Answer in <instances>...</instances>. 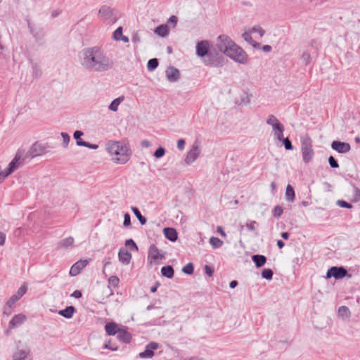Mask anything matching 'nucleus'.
<instances>
[{
	"label": "nucleus",
	"mask_w": 360,
	"mask_h": 360,
	"mask_svg": "<svg viewBox=\"0 0 360 360\" xmlns=\"http://www.w3.org/2000/svg\"><path fill=\"white\" fill-rule=\"evenodd\" d=\"M284 130H285L284 126H282V127H279L278 129H276L275 131H274V136L279 141H281L282 139H284V137H283Z\"/></svg>",
	"instance_id": "37998d69"
},
{
	"label": "nucleus",
	"mask_w": 360,
	"mask_h": 360,
	"mask_svg": "<svg viewBox=\"0 0 360 360\" xmlns=\"http://www.w3.org/2000/svg\"><path fill=\"white\" fill-rule=\"evenodd\" d=\"M258 223L255 220H248L245 224L247 229L250 231H255L256 230V226Z\"/></svg>",
	"instance_id": "c03bdc74"
},
{
	"label": "nucleus",
	"mask_w": 360,
	"mask_h": 360,
	"mask_svg": "<svg viewBox=\"0 0 360 360\" xmlns=\"http://www.w3.org/2000/svg\"><path fill=\"white\" fill-rule=\"evenodd\" d=\"M123 226L125 227L131 226L130 214L127 212L124 214Z\"/></svg>",
	"instance_id": "4d7b16f0"
},
{
	"label": "nucleus",
	"mask_w": 360,
	"mask_h": 360,
	"mask_svg": "<svg viewBox=\"0 0 360 360\" xmlns=\"http://www.w3.org/2000/svg\"><path fill=\"white\" fill-rule=\"evenodd\" d=\"M75 311V308L73 306H68L64 309H61L58 311V314L66 318V319H70L72 317Z\"/></svg>",
	"instance_id": "393cba45"
},
{
	"label": "nucleus",
	"mask_w": 360,
	"mask_h": 360,
	"mask_svg": "<svg viewBox=\"0 0 360 360\" xmlns=\"http://www.w3.org/2000/svg\"><path fill=\"white\" fill-rule=\"evenodd\" d=\"M295 194L293 187L288 184L285 190V199L288 202H293L295 200Z\"/></svg>",
	"instance_id": "c85d7f7f"
},
{
	"label": "nucleus",
	"mask_w": 360,
	"mask_h": 360,
	"mask_svg": "<svg viewBox=\"0 0 360 360\" xmlns=\"http://www.w3.org/2000/svg\"><path fill=\"white\" fill-rule=\"evenodd\" d=\"M311 59V58L309 52H303V53L301 56V60L305 65H307L310 63Z\"/></svg>",
	"instance_id": "79ce46f5"
},
{
	"label": "nucleus",
	"mask_w": 360,
	"mask_h": 360,
	"mask_svg": "<svg viewBox=\"0 0 360 360\" xmlns=\"http://www.w3.org/2000/svg\"><path fill=\"white\" fill-rule=\"evenodd\" d=\"M98 15L105 20L110 19L112 15V10L107 6H103L98 11Z\"/></svg>",
	"instance_id": "4be33fe9"
},
{
	"label": "nucleus",
	"mask_w": 360,
	"mask_h": 360,
	"mask_svg": "<svg viewBox=\"0 0 360 360\" xmlns=\"http://www.w3.org/2000/svg\"><path fill=\"white\" fill-rule=\"evenodd\" d=\"M158 65L159 62L157 58H151L148 61L147 69L148 71H153L158 68Z\"/></svg>",
	"instance_id": "c9c22d12"
},
{
	"label": "nucleus",
	"mask_w": 360,
	"mask_h": 360,
	"mask_svg": "<svg viewBox=\"0 0 360 360\" xmlns=\"http://www.w3.org/2000/svg\"><path fill=\"white\" fill-rule=\"evenodd\" d=\"M228 51L229 52L226 53V56H229L231 59L240 64L246 63L248 60L247 53L236 43L231 49H229Z\"/></svg>",
	"instance_id": "20e7f679"
},
{
	"label": "nucleus",
	"mask_w": 360,
	"mask_h": 360,
	"mask_svg": "<svg viewBox=\"0 0 360 360\" xmlns=\"http://www.w3.org/2000/svg\"><path fill=\"white\" fill-rule=\"evenodd\" d=\"M155 32L160 37H165L169 32L168 27L166 25H159L155 30Z\"/></svg>",
	"instance_id": "2f4dec72"
},
{
	"label": "nucleus",
	"mask_w": 360,
	"mask_h": 360,
	"mask_svg": "<svg viewBox=\"0 0 360 360\" xmlns=\"http://www.w3.org/2000/svg\"><path fill=\"white\" fill-rule=\"evenodd\" d=\"M27 290V285L26 283H23L17 292L10 297L7 302H8L9 304L14 306L15 304L26 293Z\"/></svg>",
	"instance_id": "9b49d317"
},
{
	"label": "nucleus",
	"mask_w": 360,
	"mask_h": 360,
	"mask_svg": "<svg viewBox=\"0 0 360 360\" xmlns=\"http://www.w3.org/2000/svg\"><path fill=\"white\" fill-rule=\"evenodd\" d=\"M195 51L197 56L203 59V63L205 65L211 67L221 65L218 60V53L210 49L209 41L202 40L198 42Z\"/></svg>",
	"instance_id": "7ed1b4c3"
},
{
	"label": "nucleus",
	"mask_w": 360,
	"mask_h": 360,
	"mask_svg": "<svg viewBox=\"0 0 360 360\" xmlns=\"http://www.w3.org/2000/svg\"><path fill=\"white\" fill-rule=\"evenodd\" d=\"M302 154L303 161L305 163H308L312 160V158L314 155V152L313 148L304 149V150H302Z\"/></svg>",
	"instance_id": "bb28decb"
},
{
	"label": "nucleus",
	"mask_w": 360,
	"mask_h": 360,
	"mask_svg": "<svg viewBox=\"0 0 360 360\" xmlns=\"http://www.w3.org/2000/svg\"><path fill=\"white\" fill-rule=\"evenodd\" d=\"M106 150L111 155H115L112 160L117 164L127 163L131 155L129 144L123 141H108L106 144Z\"/></svg>",
	"instance_id": "f03ea898"
},
{
	"label": "nucleus",
	"mask_w": 360,
	"mask_h": 360,
	"mask_svg": "<svg viewBox=\"0 0 360 360\" xmlns=\"http://www.w3.org/2000/svg\"><path fill=\"white\" fill-rule=\"evenodd\" d=\"M161 274L162 276L167 278H172L174 274V271L171 265H166L162 267Z\"/></svg>",
	"instance_id": "a878e982"
},
{
	"label": "nucleus",
	"mask_w": 360,
	"mask_h": 360,
	"mask_svg": "<svg viewBox=\"0 0 360 360\" xmlns=\"http://www.w3.org/2000/svg\"><path fill=\"white\" fill-rule=\"evenodd\" d=\"M89 264V260L87 259H80L75 262L70 269V275L71 276H75L78 275L81 271Z\"/></svg>",
	"instance_id": "f8f14e48"
},
{
	"label": "nucleus",
	"mask_w": 360,
	"mask_h": 360,
	"mask_svg": "<svg viewBox=\"0 0 360 360\" xmlns=\"http://www.w3.org/2000/svg\"><path fill=\"white\" fill-rule=\"evenodd\" d=\"M165 153H166V150L165 149L162 147V146H160L158 148L156 149V150L154 152V157L156 158H162L165 155Z\"/></svg>",
	"instance_id": "a18cd8bd"
},
{
	"label": "nucleus",
	"mask_w": 360,
	"mask_h": 360,
	"mask_svg": "<svg viewBox=\"0 0 360 360\" xmlns=\"http://www.w3.org/2000/svg\"><path fill=\"white\" fill-rule=\"evenodd\" d=\"M245 41L252 45L254 47L259 46V44L252 39L251 32H245L242 34Z\"/></svg>",
	"instance_id": "473e14b6"
},
{
	"label": "nucleus",
	"mask_w": 360,
	"mask_h": 360,
	"mask_svg": "<svg viewBox=\"0 0 360 360\" xmlns=\"http://www.w3.org/2000/svg\"><path fill=\"white\" fill-rule=\"evenodd\" d=\"M103 347L112 351H117L118 349V347L115 344H112L110 340L106 341Z\"/></svg>",
	"instance_id": "603ef678"
},
{
	"label": "nucleus",
	"mask_w": 360,
	"mask_h": 360,
	"mask_svg": "<svg viewBox=\"0 0 360 360\" xmlns=\"http://www.w3.org/2000/svg\"><path fill=\"white\" fill-rule=\"evenodd\" d=\"M71 296L75 298L79 299V298L82 297V294L80 290H76L72 293Z\"/></svg>",
	"instance_id": "338daca9"
},
{
	"label": "nucleus",
	"mask_w": 360,
	"mask_h": 360,
	"mask_svg": "<svg viewBox=\"0 0 360 360\" xmlns=\"http://www.w3.org/2000/svg\"><path fill=\"white\" fill-rule=\"evenodd\" d=\"M261 275L263 278L270 281L273 278L274 272L271 269H264Z\"/></svg>",
	"instance_id": "e433bc0d"
},
{
	"label": "nucleus",
	"mask_w": 360,
	"mask_h": 360,
	"mask_svg": "<svg viewBox=\"0 0 360 360\" xmlns=\"http://www.w3.org/2000/svg\"><path fill=\"white\" fill-rule=\"evenodd\" d=\"M338 314L341 316L349 317L350 316V311L346 306H341L338 309Z\"/></svg>",
	"instance_id": "58836bf2"
},
{
	"label": "nucleus",
	"mask_w": 360,
	"mask_h": 360,
	"mask_svg": "<svg viewBox=\"0 0 360 360\" xmlns=\"http://www.w3.org/2000/svg\"><path fill=\"white\" fill-rule=\"evenodd\" d=\"M210 243L213 248L217 249L221 247L224 243L219 238L212 236L210 238Z\"/></svg>",
	"instance_id": "72a5a7b5"
},
{
	"label": "nucleus",
	"mask_w": 360,
	"mask_h": 360,
	"mask_svg": "<svg viewBox=\"0 0 360 360\" xmlns=\"http://www.w3.org/2000/svg\"><path fill=\"white\" fill-rule=\"evenodd\" d=\"M163 232L165 238L172 242H175L178 239L177 231L174 228H165Z\"/></svg>",
	"instance_id": "6ab92c4d"
},
{
	"label": "nucleus",
	"mask_w": 360,
	"mask_h": 360,
	"mask_svg": "<svg viewBox=\"0 0 360 360\" xmlns=\"http://www.w3.org/2000/svg\"><path fill=\"white\" fill-rule=\"evenodd\" d=\"M252 260L257 268L263 266L266 262V257L262 255H254Z\"/></svg>",
	"instance_id": "b1692460"
},
{
	"label": "nucleus",
	"mask_w": 360,
	"mask_h": 360,
	"mask_svg": "<svg viewBox=\"0 0 360 360\" xmlns=\"http://www.w3.org/2000/svg\"><path fill=\"white\" fill-rule=\"evenodd\" d=\"M182 271L187 275H191L194 271V266L193 263L189 262L182 268Z\"/></svg>",
	"instance_id": "4c0bfd02"
},
{
	"label": "nucleus",
	"mask_w": 360,
	"mask_h": 360,
	"mask_svg": "<svg viewBox=\"0 0 360 360\" xmlns=\"http://www.w3.org/2000/svg\"><path fill=\"white\" fill-rule=\"evenodd\" d=\"M166 77L169 82H175L180 77L179 70L173 66H169L166 70Z\"/></svg>",
	"instance_id": "2eb2a0df"
},
{
	"label": "nucleus",
	"mask_w": 360,
	"mask_h": 360,
	"mask_svg": "<svg viewBox=\"0 0 360 360\" xmlns=\"http://www.w3.org/2000/svg\"><path fill=\"white\" fill-rule=\"evenodd\" d=\"M84 133L83 131H79V130H77L74 132L73 134V137L74 139L76 140V143L78 146H82V145L81 143H79V142L80 141H84L82 139H81V136H83Z\"/></svg>",
	"instance_id": "a19ab883"
},
{
	"label": "nucleus",
	"mask_w": 360,
	"mask_h": 360,
	"mask_svg": "<svg viewBox=\"0 0 360 360\" xmlns=\"http://www.w3.org/2000/svg\"><path fill=\"white\" fill-rule=\"evenodd\" d=\"M83 68L93 72H105L112 68L113 63L98 46L85 48L79 53Z\"/></svg>",
	"instance_id": "f257e3e1"
},
{
	"label": "nucleus",
	"mask_w": 360,
	"mask_h": 360,
	"mask_svg": "<svg viewBox=\"0 0 360 360\" xmlns=\"http://www.w3.org/2000/svg\"><path fill=\"white\" fill-rule=\"evenodd\" d=\"M125 245L129 247L131 250L137 251L138 246L133 239H128L125 241Z\"/></svg>",
	"instance_id": "de8ad7c7"
},
{
	"label": "nucleus",
	"mask_w": 360,
	"mask_h": 360,
	"mask_svg": "<svg viewBox=\"0 0 360 360\" xmlns=\"http://www.w3.org/2000/svg\"><path fill=\"white\" fill-rule=\"evenodd\" d=\"M120 279L117 276H111L108 278L109 285L113 286L114 288H117L119 285Z\"/></svg>",
	"instance_id": "49530a36"
},
{
	"label": "nucleus",
	"mask_w": 360,
	"mask_h": 360,
	"mask_svg": "<svg viewBox=\"0 0 360 360\" xmlns=\"http://www.w3.org/2000/svg\"><path fill=\"white\" fill-rule=\"evenodd\" d=\"M337 205L341 207L347 208V209H351L353 207L351 203H349L343 200H338L337 201Z\"/></svg>",
	"instance_id": "864d4df0"
},
{
	"label": "nucleus",
	"mask_w": 360,
	"mask_h": 360,
	"mask_svg": "<svg viewBox=\"0 0 360 360\" xmlns=\"http://www.w3.org/2000/svg\"><path fill=\"white\" fill-rule=\"evenodd\" d=\"M204 271L207 276H212L214 273V269H212V267L208 265H205L204 267Z\"/></svg>",
	"instance_id": "680f3d73"
},
{
	"label": "nucleus",
	"mask_w": 360,
	"mask_h": 360,
	"mask_svg": "<svg viewBox=\"0 0 360 360\" xmlns=\"http://www.w3.org/2000/svg\"><path fill=\"white\" fill-rule=\"evenodd\" d=\"M7 172H8L7 168L5 169L4 170L0 172V182L4 181L6 177H7L8 175L11 174H7Z\"/></svg>",
	"instance_id": "0e129e2a"
},
{
	"label": "nucleus",
	"mask_w": 360,
	"mask_h": 360,
	"mask_svg": "<svg viewBox=\"0 0 360 360\" xmlns=\"http://www.w3.org/2000/svg\"><path fill=\"white\" fill-rule=\"evenodd\" d=\"M124 100V96L118 97L114 99L108 106L109 110L116 112L120 103Z\"/></svg>",
	"instance_id": "7c9ffc66"
},
{
	"label": "nucleus",
	"mask_w": 360,
	"mask_h": 360,
	"mask_svg": "<svg viewBox=\"0 0 360 360\" xmlns=\"http://www.w3.org/2000/svg\"><path fill=\"white\" fill-rule=\"evenodd\" d=\"M118 258L122 264H128L131 261V254L127 249L122 248L119 250Z\"/></svg>",
	"instance_id": "f3484780"
},
{
	"label": "nucleus",
	"mask_w": 360,
	"mask_h": 360,
	"mask_svg": "<svg viewBox=\"0 0 360 360\" xmlns=\"http://www.w3.org/2000/svg\"><path fill=\"white\" fill-rule=\"evenodd\" d=\"M348 275L347 269L343 266H332L327 271L326 278L333 277L336 280L343 278Z\"/></svg>",
	"instance_id": "6e6552de"
},
{
	"label": "nucleus",
	"mask_w": 360,
	"mask_h": 360,
	"mask_svg": "<svg viewBox=\"0 0 360 360\" xmlns=\"http://www.w3.org/2000/svg\"><path fill=\"white\" fill-rule=\"evenodd\" d=\"M27 319V317L23 314H18L15 315L8 323V328L13 329L22 325Z\"/></svg>",
	"instance_id": "dca6fc26"
},
{
	"label": "nucleus",
	"mask_w": 360,
	"mask_h": 360,
	"mask_svg": "<svg viewBox=\"0 0 360 360\" xmlns=\"http://www.w3.org/2000/svg\"><path fill=\"white\" fill-rule=\"evenodd\" d=\"M328 163L330 166V167L335 169L339 167V164L338 161L335 159V158L332 155H330L328 158Z\"/></svg>",
	"instance_id": "5fc2aeb1"
},
{
	"label": "nucleus",
	"mask_w": 360,
	"mask_h": 360,
	"mask_svg": "<svg viewBox=\"0 0 360 360\" xmlns=\"http://www.w3.org/2000/svg\"><path fill=\"white\" fill-rule=\"evenodd\" d=\"M281 141L283 142L285 150H290L293 149V146H292V142H291V141L288 137L284 138Z\"/></svg>",
	"instance_id": "3c124183"
},
{
	"label": "nucleus",
	"mask_w": 360,
	"mask_h": 360,
	"mask_svg": "<svg viewBox=\"0 0 360 360\" xmlns=\"http://www.w3.org/2000/svg\"><path fill=\"white\" fill-rule=\"evenodd\" d=\"M30 349H18L13 354V360H25L30 354Z\"/></svg>",
	"instance_id": "a211bd4d"
},
{
	"label": "nucleus",
	"mask_w": 360,
	"mask_h": 360,
	"mask_svg": "<svg viewBox=\"0 0 360 360\" xmlns=\"http://www.w3.org/2000/svg\"><path fill=\"white\" fill-rule=\"evenodd\" d=\"M185 140L184 139H179L177 141V148L178 149H179L180 150H183L184 149V147H185Z\"/></svg>",
	"instance_id": "e2e57ef3"
},
{
	"label": "nucleus",
	"mask_w": 360,
	"mask_h": 360,
	"mask_svg": "<svg viewBox=\"0 0 360 360\" xmlns=\"http://www.w3.org/2000/svg\"><path fill=\"white\" fill-rule=\"evenodd\" d=\"M79 143H81L82 145V146L91 148V149L96 150V149H97L98 148V145L93 144V143H89V142H86V141H81V142L79 141Z\"/></svg>",
	"instance_id": "13d9d810"
},
{
	"label": "nucleus",
	"mask_w": 360,
	"mask_h": 360,
	"mask_svg": "<svg viewBox=\"0 0 360 360\" xmlns=\"http://www.w3.org/2000/svg\"><path fill=\"white\" fill-rule=\"evenodd\" d=\"M158 343L155 342H149L145 347V350L139 353L141 359H150L154 356V350L158 348Z\"/></svg>",
	"instance_id": "9d476101"
},
{
	"label": "nucleus",
	"mask_w": 360,
	"mask_h": 360,
	"mask_svg": "<svg viewBox=\"0 0 360 360\" xmlns=\"http://www.w3.org/2000/svg\"><path fill=\"white\" fill-rule=\"evenodd\" d=\"M23 154V151L18 150L14 157V158L11 161L7 167L8 172L7 174L13 173L15 169L19 167V161L22 158Z\"/></svg>",
	"instance_id": "4468645a"
},
{
	"label": "nucleus",
	"mask_w": 360,
	"mask_h": 360,
	"mask_svg": "<svg viewBox=\"0 0 360 360\" xmlns=\"http://www.w3.org/2000/svg\"><path fill=\"white\" fill-rule=\"evenodd\" d=\"M131 41L134 44H139L141 42V39H140L139 34L137 32H134L132 34Z\"/></svg>",
	"instance_id": "052dcab7"
},
{
	"label": "nucleus",
	"mask_w": 360,
	"mask_h": 360,
	"mask_svg": "<svg viewBox=\"0 0 360 360\" xmlns=\"http://www.w3.org/2000/svg\"><path fill=\"white\" fill-rule=\"evenodd\" d=\"M251 32H257L260 37H263L265 33L264 30L259 26L253 27Z\"/></svg>",
	"instance_id": "bf43d9fd"
},
{
	"label": "nucleus",
	"mask_w": 360,
	"mask_h": 360,
	"mask_svg": "<svg viewBox=\"0 0 360 360\" xmlns=\"http://www.w3.org/2000/svg\"><path fill=\"white\" fill-rule=\"evenodd\" d=\"M118 325L115 322H108L105 325V330L108 335H115L120 331Z\"/></svg>",
	"instance_id": "aec40b11"
},
{
	"label": "nucleus",
	"mask_w": 360,
	"mask_h": 360,
	"mask_svg": "<svg viewBox=\"0 0 360 360\" xmlns=\"http://www.w3.org/2000/svg\"><path fill=\"white\" fill-rule=\"evenodd\" d=\"M331 148L339 153H347L351 149L348 143L339 141H333L331 143Z\"/></svg>",
	"instance_id": "ddd939ff"
},
{
	"label": "nucleus",
	"mask_w": 360,
	"mask_h": 360,
	"mask_svg": "<svg viewBox=\"0 0 360 360\" xmlns=\"http://www.w3.org/2000/svg\"><path fill=\"white\" fill-rule=\"evenodd\" d=\"M60 135L63 139L62 145L64 148H67L70 141V137L66 132H61Z\"/></svg>",
	"instance_id": "8fccbe9b"
},
{
	"label": "nucleus",
	"mask_w": 360,
	"mask_h": 360,
	"mask_svg": "<svg viewBox=\"0 0 360 360\" xmlns=\"http://www.w3.org/2000/svg\"><path fill=\"white\" fill-rule=\"evenodd\" d=\"M200 148L197 142H195L191 149L187 152L185 158V163L187 165H190L193 163L200 154Z\"/></svg>",
	"instance_id": "0eeeda50"
},
{
	"label": "nucleus",
	"mask_w": 360,
	"mask_h": 360,
	"mask_svg": "<svg viewBox=\"0 0 360 360\" xmlns=\"http://www.w3.org/2000/svg\"><path fill=\"white\" fill-rule=\"evenodd\" d=\"M177 21H178V18L175 15H172L169 20H168V22H171L173 24L174 27L176 26V23H177Z\"/></svg>",
	"instance_id": "774afa93"
},
{
	"label": "nucleus",
	"mask_w": 360,
	"mask_h": 360,
	"mask_svg": "<svg viewBox=\"0 0 360 360\" xmlns=\"http://www.w3.org/2000/svg\"><path fill=\"white\" fill-rule=\"evenodd\" d=\"M48 148L47 145L36 141L30 148L28 155L31 158L42 155L48 152Z\"/></svg>",
	"instance_id": "423d86ee"
},
{
	"label": "nucleus",
	"mask_w": 360,
	"mask_h": 360,
	"mask_svg": "<svg viewBox=\"0 0 360 360\" xmlns=\"http://www.w3.org/2000/svg\"><path fill=\"white\" fill-rule=\"evenodd\" d=\"M354 193H355L354 194L355 200L356 201L359 200H360V189L355 186H354Z\"/></svg>",
	"instance_id": "69168bd1"
},
{
	"label": "nucleus",
	"mask_w": 360,
	"mask_h": 360,
	"mask_svg": "<svg viewBox=\"0 0 360 360\" xmlns=\"http://www.w3.org/2000/svg\"><path fill=\"white\" fill-rule=\"evenodd\" d=\"M266 124L271 126L274 131L278 129L279 127L283 126L274 115H269L268 116Z\"/></svg>",
	"instance_id": "5701e85b"
},
{
	"label": "nucleus",
	"mask_w": 360,
	"mask_h": 360,
	"mask_svg": "<svg viewBox=\"0 0 360 360\" xmlns=\"http://www.w3.org/2000/svg\"><path fill=\"white\" fill-rule=\"evenodd\" d=\"M117 337L120 341L126 344L129 343L132 338L131 333L124 328L120 329Z\"/></svg>",
	"instance_id": "412c9836"
},
{
	"label": "nucleus",
	"mask_w": 360,
	"mask_h": 360,
	"mask_svg": "<svg viewBox=\"0 0 360 360\" xmlns=\"http://www.w3.org/2000/svg\"><path fill=\"white\" fill-rule=\"evenodd\" d=\"M235 42L227 35L221 34L217 39L216 46L218 50L226 55L229 52V49H231Z\"/></svg>",
	"instance_id": "39448f33"
},
{
	"label": "nucleus",
	"mask_w": 360,
	"mask_h": 360,
	"mask_svg": "<svg viewBox=\"0 0 360 360\" xmlns=\"http://www.w3.org/2000/svg\"><path fill=\"white\" fill-rule=\"evenodd\" d=\"M165 258V254L160 253L159 249L154 244L150 245L148 249V260L153 263L158 259Z\"/></svg>",
	"instance_id": "1a4fd4ad"
},
{
	"label": "nucleus",
	"mask_w": 360,
	"mask_h": 360,
	"mask_svg": "<svg viewBox=\"0 0 360 360\" xmlns=\"http://www.w3.org/2000/svg\"><path fill=\"white\" fill-rule=\"evenodd\" d=\"M122 27H118L113 32V39L115 41H120V37H122Z\"/></svg>",
	"instance_id": "09e8293b"
},
{
	"label": "nucleus",
	"mask_w": 360,
	"mask_h": 360,
	"mask_svg": "<svg viewBox=\"0 0 360 360\" xmlns=\"http://www.w3.org/2000/svg\"><path fill=\"white\" fill-rule=\"evenodd\" d=\"M74 243V238L72 236L68 237L65 239H63L60 243L59 245L62 248H67Z\"/></svg>",
	"instance_id": "f704fd0d"
},
{
	"label": "nucleus",
	"mask_w": 360,
	"mask_h": 360,
	"mask_svg": "<svg viewBox=\"0 0 360 360\" xmlns=\"http://www.w3.org/2000/svg\"><path fill=\"white\" fill-rule=\"evenodd\" d=\"M14 306L12 305V304H9L8 302H6L5 307H4V314L6 315V316H9L12 313V309H13V307Z\"/></svg>",
	"instance_id": "6e6d98bb"
},
{
	"label": "nucleus",
	"mask_w": 360,
	"mask_h": 360,
	"mask_svg": "<svg viewBox=\"0 0 360 360\" xmlns=\"http://www.w3.org/2000/svg\"><path fill=\"white\" fill-rule=\"evenodd\" d=\"M312 148V141L308 135L301 137V150Z\"/></svg>",
	"instance_id": "cd10ccee"
},
{
	"label": "nucleus",
	"mask_w": 360,
	"mask_h": 360,
	"mask_svg": "<svg viewBox=\"0 0 360 360\" xmlns=\"http://www.w3.org/2000/svg\"><path fill=\"white\" fill-rule=\"evenodd\" d=\"M131 211L133 212V213L134 214V215L136 216V217L138 219V220L139 221L140 224L141 225H144L146 224V219L145 217H143L141 212L139 211V210L136 207H134L132 206L131 207Z\"/></svg>",
	"instance_id": "c756f323"
},
{
	"label": "nucleus",
	"mask_w": 360,
	"mask_h": 360,
	"mask_svg": "<svg viewBox=\"0 0 360 360\" xmlns=\"http://www.w3.org/2000/svg\"><path fill=\"white\" fill-rule=\"evenodd\" d=\"M283 212V209L281 205L275 206L272 211L273 216L277 219L281 217Z\"/></svg>",
	"instance_id": "ea45409f"
}]
</instances>
